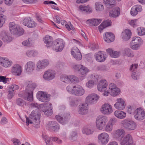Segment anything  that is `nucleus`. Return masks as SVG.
<instances>
[{
    "instance_id": "nucleus-1",
    "label": "nucleus",
    "mask_w": 145,
    "mask_h": 145,
    "mask_svg": "<svg viewBox=\"0 0 145 145\" xmlns=\"http://www.w3.org/2000/svg\"><path fill=\"white\" fill-rule=\"evenodd\" d=\"M26 86L25 91L24 93L21 92L19 95L20 97L23 98L25 99L31 101L33 100V91L36 88V85L31 81H28L25 82Z\"/></svg>"
},
{
    "instance_id": "nucleus-2",
    "label": "nucleus",
    "mask_w": 145,
    "mask_h": 145,
    "mask_svg": "<svg viewBox=\"0 0 145 145\" xmlns=\"http://www.w3.org/2000/svg\"><path fill=\"white\" fill-rule=\"evenodd\" d=\"M41 114L37 110L33 111L30 115L29 117H25L26 122L28 126L29 123L39 124L40 122V118Z\"/></svg>"
},
{
    "instance_id": "nucleus-3",
    "label": "nucleus",
    "mask_w": 145,
    "mask_h": 145,
    "mask_svg": "<svg viewBox=\"0 0 145 145\" xmlns=\"http://www.w3.org/2000/svg\"><path fill=\"white\" fill-rule=\"evenodd\" d=\"M108 121V118L106 116L100 115L98 116L96 121L97 128L100 130L103 129L105 127Z\"/></svg>"
},
{
    "instance_id": "nucleus-4",
    "label": "nucleus",
    "mask_w": 145,
    "mask_h": 145,
    "mask_svg": "<svg viewBox=\"0 0 145 145\" xmlns=\"http://www.w3.org/2000/svg\"><path fill=\"white\" fill-rule=\"evenodd\" d=\"M10 31L11 33L18 36L22 35L24 33V30L22 28L20 27L19 26L15 23H10L9 25Z\"/></svg>"
},
{
    "instance_id": "nucleus-5",
    "label": "nucleus",
    "mask_w": 145,
    "mask_h": 145,
    "mask_svg": "<svg viewBox=\"0 0 145 145\" xmlns=\"http://www.w3.org/2000/svg\"><path fill=\"white\" fill-rule=\"evenodd\" d=\"M65 44V42L62 39H58L54 42L52 47L56 52H61L64 48Z\"/></svg>"
},
{
    "instance_id": "nucleus-6",
    "label": "nucleus",
    "mask_w": 145,
    "mask_h": 145,
    "mask_svg": "<svg viewBox=\"0 0 145 145\" xmlns=\"http://www.w3.org/2000/svg\"><path fill=\"white\" fill-rule=\"evenodd\" d=\"M70 118V114L69 113H64L55 116V118L57 121L63 125H65L67 123Z\"/></svg>"
},
{
    "instance_id": "nucleus-7",
    "label": "nucleus",
    "mask_w": 145,
    "mask_h": 145,
    "mask_svg": "<svg viewBox=\"0 0 145 145\" xmlns=\"http://www.w3.org/2000/svg\"><path fill=\"white\" fill-rule=\"evenodd\" d=\"M121 123L123 127L129 130H131L135 129L137 126L135 122L127 119H125L122 121Z\"/></svg>"
},
{
    "instance_id": "nucleus-8",
    "label": "nucleus",
    "mask_w": 145,
    "mask_h": 145,
    "mask_svg": "<svg viewBox=\"0 0 145 145\" xmlns=\"http://www.w3.org/2000/svg\"><path fill=\"white\" fill-rule=\"evenodd\" d=\"M43 139L44 140L46 145H53L52 140L59 144H61L62 142V140L58 138L55 137H49L47 135H42Z\"/></svg>"
},
{
    "instance_id": "nucleus-9",
    "label": "nucleus",
    "mask_w": 145,
    "mask_h": 145,
    "mask_svg": "<svg viewBox=\"0 0 145 145\" xmlns=\"http://www.w3.org/2000/svg\"><path fill=\"white\" fill-rule=\"evenodd\" d=\"M135 118L137 120L141 121L145 118V111L141 108H138L134 111Z\"/></svg>"
},
{
    "instance_id": "nucleus-10",
    "label": "nucleus",
    "mask_w": 145,
    "mask_h": 145,
    "mask_svg": "<svg viewBox=\"0 0 145 145\" xmlns=\"http://www.w3.org/2000/svg\"><path fill=\"white\" fill-rule=\"evenodd\" d=\"M98 139L99 142L102 145H105L109 141V136L107 133H103L98 135Z\"/></svg>"
},
{
    "instance_id": "nucleus-11",
    "label": "nucleus",
    "mask_w": 145,
    "mask_h": 145,
    "mask_svg": "<svg viewBox=\"0 0 145 145\" xmlns=\"http://www.w3.org/2000/svg\"><path fill=\"white\" fill-rule=\"evenodd\" d=\"M121 145H135L133 142V138L131 135L127 134L122 139Z\"/></svg>"
},
{
    "instance_id": "nucleus-12",
    "label": "nucleus",
    "mask_w": 145,
    "mask_h": 145,
    "mask_svg": "<svg viewBox=\"0 0 145 145\" xmlns=\"http://www.w3.org/2000/svg\"><path fill=\"white\" fill-rule=\"evenodd\" d=\"M99 98V96L95 93L88 95L86 98V101L88 104H93L96 103Z\"/></svg>"
},
{
    "instance_id": "nucleus-13",
    "label": "nucleus",
    "mask_w": 145,
    "mask_h": 145,
    "mask_svg": "<svg viewBox=\"0 0 145 145\" xmlns=\"http://www.w3.org/2000/svg\"><path fill=\"white\" fill-rule=\"evenodd\" d=\"M74 69L82 75H84L89 71L88 69L83 65H74L73 66Z\"/></svg>"
},
{
    "instance_id": "nucleus-14",
    "label": "nucleus",
    "mask_w": 145,
    "mask_h": 145,
    "mask_svg": "<svg viewBox=\"0 0 145 145\" xmlns=\"http://www.w3.org/2000/svg\"><path fill=\"white\" fill-rule=\"evenodd\" d=\"M47 126L50 130L54 132H57L60 129L59 125L55 121H49Z\"/></svg>"
},
{
    "instance_id": "nucleus-15",
    "label": "nucleus",
    "mask_w": 145,
    "mask_h": 145,
    "mask_svg": "<svg viewBox=\"0 0 145 145\" xmlns=\"http://www.w3.org/2000/svg\"><path fill=\"white\" fill-rule=\"evenodd\" d=\"M56 73L55 72L52 70H48L44 72L43 75V78L47 80H51L55 77Z\"/></svg>"
},
{
    "instance_id": "nucleus-16",
    "label": "nucleus",
    "mask_w": 145,
    "mask_h": 145,
    "mask_svg": "<svg viewBox=\"0 0 145 145\" xmlns=\"http://www.w3.org/2000/svg\"><path fill=\"white\" fill-rule=\"evenodd\" d=\"M51 104L50 103L45 104L41 108V109L46 115L50 116L52 114V108Z\"/></svg>"
},
{
    "instance_id": "nucleus-17",
    "label": "nucleus",
    "mask_w": 145,
    "mask_h": 145,
    "mask_svg": "<svg viewBox=\"0 0 145 145\" xmlns=\"http://www.w3.org/2000/svg\"><path fill=\"white\" fill-rule=\"evenodd\" d=\"M112 111L113 110L112 106L108 104H105L102 106L101 112L103 114L109 115Z\"/></svg>"
},
{
    "instance_id": "nucleus-18",
    "label": "nucleus",
    "mask_w": 145,
    "mask_h": 145,
    "mask_svg": "<svg viewBox=\"0 0 145 145\" xmlns=\"http://www.w3.org/2000/svg\"><path fill=\"white\" fill-rule=\"evenodd\" d=\"M73 90V94L78 96L82 95L85 92L84 90L82 87L78 85L74 86Z\"/></svg>"
},
{
    "instance_id": "nucleus-19",
    "label": "nucleus",
    "mask_w": 145,
    "mask_h": 145,
    "mask_svg": "<svg viewBox=\"0 0 145 145\" xmlns=\"http://www.w3.org/2000/svg\"><path fill=\"white\" fill-rule=\"evenodd\" d=\"M117 102L114 105V107L117 109L122 110L124 109L125 106V102L122 98L117 99Z\"/></svg>"
},
{
    "instance_id": "nucleus-20",
    "label": "nucleus",
    "mask_w": 145,
    "mask_h": 145,
    "mask_svg": "<svg viewBox=\"0 0 145 145\" xmlns=\"http://www.w3.org/2000/svg\"><path fill=\"white\" fill-rule=\"evenodd\" d=\"M71 54L73 57L77 60H80L82 59V54L76 47H74L72 49Z\"/></svg>"
},
{
    "instance_id": "nucleus-21",
    "label": "nucleus",
    "mask_w": 145,
    "mask_h": 145,
    "mask_svg": "<svg viewBox=\"0 0 145 145\" xmlns=\"http://www.w3.org/2000/svg\"><path fill=\"white\" fill-rule=\"evenodd\" d=\"M35 67V63L30 61L26 64L25 69L26 72L28 74L31 73L34 70Z\"/></svg>"
},
{
    "instance_id": "nucleus-22",
    "label": "nucleus",
    "mask_w": 145,
    "mask_h": 145,
    "mask_svg": "<svg viewBox=\"0 0 145 145\" xmlns=\"http://www.w3.org/2000/svg\"><path fill=\"white\" fill-rule=\"evenodd\" d=\"M37 98L41 101L46 102L48 101L50 98L47 96L46 94L42 91H39L37 95Z\"/></svg>"
},
{
    "instance_id": "nucleus-23",
    "label": "nucleus",
    "mask_w": 145,
    "mask_h": 145,
    "mask_svg": "<svg viewBox=\"0 0 145 145\" xmlns=\"http://www.w3.org/2000/svg\"><path fill=\"white\" fill-rule=\"evenodd\" d=\"M107 86L108 84L106 80H102L98 83L97 89L99 91H105L106 89V87Z\"/></svg>"
},
{
    "instance_id": "nucleus-24",
    "label": "nucleus",
    "mask_w": 145,
    "mask_h": 145,
    "mask_svg": "<svg viewBox=\"0 0 145 145\" xmlns=\"http://www.w3.org/2000/svg\"><path fill=\"white\" fill-rule=\"evenodd\" d=\"M49 63V61L46 59L39 61L37 64V69L40 70L45 68L48 65Z\"/></svg>"
},
{
    "instance_id": "nucleus-25",
    "label": "nucleus",
    "mask_w": 145,
    "mask_h": 145,
    "mask_svg": "<svg viewBox=\"0 0 145 145\" xmlns=\"http://www.w3.org/2000/svg\"><path fill=\"white\" fill-rule=\"evenodd\" d=\"M103 38L105 41L107 43H110L114 40L115 36L111 32H106L104 35Z\"/></svg>"
},
{
    "instance_id": "nucleus-26",
    "label": "nucleus",
    "mask_w": 145,
    "mask_h": 145,
    "mask_svg": "<svg viewBox=\"0 0 145 145\" xmlns=\"http://www.w3.org/2000/svg\"><path fill=\"white\" fill-rule=\"evenodd\" d=\"M23 24L29 28L34 27L37 25L36 23L30 18H25L23 20Z\"/></svg>"
},
{
    "instance_id": "nucleus-27",
    "label": "nucleus",
    "mask_w": 145,
    "mask_h": 145,
    "mask_svg": "<svg viewBox=\"0 0 145 145\" xmlns=\"http://www.w3.org/2000/svg\"><path fill=\"white\" fill-rule=\"evenodd\" d=\"M12 73L14 75L19 76L21 74L22 72V67L18 64H15L12 68Z\"/></svg>"
},
{
    "instance_id": "nucleus-28",
    "label": "nucleus",
    "mask_w": 145,
    "mask_h": 145,
    "mask_svg": "<svg viewBox=\"0 0 145 145\" xmlns=\"http://www.w3.org/2000/svg\"><path fill=\"white\" fill-rule=\"evenodd\" d=\"M122 38L125 41L129 40L131 36V32L129 29H126L122 33Z\"/></svg>"
},
{
    "instance_id": "nucleus-29",
    "label": "nucleus",
    "mask_w": 145,
    "mask_h": 145,
    "mask_svg": "<svg viewBox=\"0 0 145 145\" xmlns=\"http://www.w3.org/2000/svg\"><path fill=\"white\" fill-rule=\"evenodd\" d=\"M142 10V7L140 5H136L131 8V13L133 16H136L138 12H140Z\"/></svg>"
},
{
    "instance_id": "nucleus-30",
    "label": "nucleus",
    "mask_w": 145,
    "mask_h": 145,
    "mask_svg": "<svg viewBox=\"0 0 145 145\" xmlns=\"http://www.w3.org/2000/svg\"><path fill=\"white\" fill-rule=\"evenodd\" d=\"M120 14V9L118 7H115L109 12V16L111 17L116 18Z\"/></svg>"
},
{
    "instance_id": "nucleus-31",
    "label": "nucleus",
    "mask_w": 145,
    "mask_h": 145,
    "mask_svg": "<svg viewBox=\"0 0 145 145\" xmlns=\"http://www.w3.org/2000/svg\"><path fill=\"white\" fill-rule=\"evenodd\" d=\"M95 57L96 60L98 62H103L105 60V57L104 54L101 51H99L95 54Z\"/></svg>"
},
{
    "instance_id": "nucleus-32",
    "label": "nucleus",
    "mask_w": 145,
    "mask_h": 145,
    "mask_svg": "<svg viewBox=\"0 0 145 145\" xmlns=\"http://www.w3.org/2000/svg\"><path fill=\"white\" fill-rule=\"evenodd\" d=\"M101 21L102 20L100 19H91L87 20L86 23L89 25H92L94 26H97L101 22Z\"/></svg>"
},
{
    "instance_id": "nucleus-33",
    "label": "nucleus",
    "mask_w": 145,
    "mask_h": 145,
    "mask_svg": "<svg viewBox=\"0 0 145 145\" xmlns=\"http://www.w3.org/2000/svg\"><path fill=\"white\" fill-rule=\"evenodd\" d=\"M88 105L86 103L82 104L79 108V113L82 115L86 114L88 112Z\"/></svg>"
},
{
    "instance_id": "nucleus-34",
    "label": "nucleus",
    "mask_w": 145,
    "mask_h": 145,
    "mask_svg": "<svg viewBox=\"0 0 145 145\" xmlns=\"http://www.w3.org/2000/svg\"><path fill=\"white\" fill-rule=\"evenodd\" d=\"M104 3L108 8H112L114 7L116 3L115 0H103Z\"/></svg>"
},
{
    "instance_id": "nucleus-35",
    "label": "nucleus",
    "mask_w": 145,
    "mask_h": 145,
    "mask_svg": "<svg viewBox=\"0 0 145 145\" xmlns=\"http://www.w3.org/2000/svg\"><path fill=\"white\" fill-rule=\"evenodd\" d=\"M114 115L116 117L120 119H124L126 116L125 113L120 110L116 111L114 112Z\"/></svg>"
},
{
    "instance_id": "nucleus-36",
    "label": "nucleus",
    "mask_w": 145,
    "mask_h": 145,
    "mask_svg": "<svg viewBox=\"0 0 145 145\" xmlns=\"http://www.w3.org/2000/svg\"><path fill=\"white\" fill-rule=\"evenodd\" d=\"M44 42L46 44V46L47 48L50 46L52 44V38L48 35L46 36L44 38Z\"/></svg>"
},
{
    "instance_id": "nucleus-37",
    "label": "nucleus",
    "mask_w": 145,
    "mask_h": 145,
    "mask_svg": "<svg viewBox=\"0 0 145 145\" xmlns=\"http://www.w3.org/2000/svg\"><path fill=\"white\" fill-rule=\"evenodd\" d=\"M106 51L112 57L117 58L120 55V53L119 52L114 51L111 48H109L107 49Z\"/></svg>"
},
{
    "instance_id": "nucleus-38",
    "label": "nucleus",
    "mask_w": 145,
    "mask_h": 145,
    "mask_svg": "<svg viewBox=\"0 0 145 145\" xmlns=\"http://www.w3.org/2000/svg\"><path fill=\"white\" fill-rule=\"evenodd\" d=\"M79 8L80 10L84 12H92L91 9L89 5L86 6L85 5H82L79 7Z\"/></svg>"
},
{
    "instance_id": "nucleus-39",
    "label": "nucleus",
    "mask_w": 145,
    "mask_h": 145,
    "mask_svg": "<svg viewBox=\"0 0 145 145\" xmlns=\"http://www.w3.org/2000/svg\"><path fill=\"white\" fill-rule=\"evenodd\" d=\"M0 38L4 42H10L11 40V38L8 37L5 32H2L0 34Z\"/></svg>"
},
{
    "instance_id": "nucleus-40",
    "label": "nucleus",
    "mask_w": 145,
    "mask_h": 145,
    "mask_svg": "<svg viewBox=\"0 0 145 145\" xmlns=\"http://www.w3.org/2000/svg\"><path fill=\"white\" fill-rule=\"evenodd\" d=\"M143 43L142 40L139 37H135L132 38V40L130 43L131 44H142Z\"/></svg>"
},
{
    "instance_id": "nucleus-41",
    "label": "nucleus",
    "mask_w": 145,
    "mask_h": 145,
    "mask_svg": "<svg viewBox=\"0 0 145 145\" xmlns=\"http://www.w3.org/2000/svg\"><path fill=\"white\" fill-rule=\"evenodd\" d=\"M95 8L97 11H101L104 10V6L100 2H97L95 3Z\"/></svg>"
},
{
    "instance_id": "nucleus-42",
    "label": "nucleus",
    "mask_w": 145,
    "mask_h": 145,
    "mask_svg": "<svg viewBox=\"0 0 145 145\" xmlns=\"http://www.w3.org/2000/svg\"><path fill=\"white\" fill-rule=\"evenodd\" d=\"M125 132L123 129H120L117 130L115 132V136L116 138L122 137L125 134Z\"/></svg>"
},
{
    "instance_id": "nucleus-43",
    "label": "nucleus",
    "mask_w": 145,
    "mask_h": 145,
    "mask_svg": "<svg viewBox=\"0 0 145 145\" xmlns=\"http://www.w3.org/2000/svg\"><path fill=\"white\" fill-rule=\"evenodd\" d=\"M69 83H77L79 82V80L78 77L74 75L69 76Z\"/></svg>"
},
{
    "instance_id": "nucleus-44",
    "label": "nucleus",
    "mask_w": 145,
    "mask_h": 145,
    "mask_svg": "<svg viewBox=\"0 0 145 145\" xmlns=\"http://www.w3.org/2000/svg\"><path fill=\"white\" fill-rule=\"evenodd\" d=\"M120 90L118 88H116L110 91V95L113 96H115L120 93Z\"/></svg>"
},
{
    "instance_id": "nucleus-45",
    "label": "nucleus",
    "mask_w": 145,
    "mask_h": 145,
    "mask_svg": "<svg viewBox=\"0 0 145 145\" xmlns=\"http://www.w3.org/2000/svg\"><path fill=\"white\" fill-rule=\"evenodd\" d=\"M6 20L5 16L2 14H0V28L3 27Z\"/></svg>"
},
{
    "instance_id": "nucleus-46",
    "label": "nucleus",
    "mask_w": 145,
    "mask_h": 145,
    "mask_svg": "<svg viewBox=\"0 0 145 145\" xmlns=\"http://www.w3.org/2000/svg\"><path fill=\"white\" fill-rule=\"evenodd\" d=\"M26 54L28 57H31V56H35L37 54V52L35 51L34 50H28L26 53Z\"/></svg>"
},
{
    "instance_id": "nucleus-47",
    "label": "nucleus",
    "mask_w": 145,
    "mask_h": 145,
    "mask_svg": "<svg viewBox=\"0 0 145 145\" xmlns=\"http://www.w3.org/2000/svg\"><path fill=\"white\" fill-rule=\"evenodd\" d=\"M61 80L66 83H69V76H62L61 77Z\"/></svg>"
},
{
    "instance_id": "nucleus-48",
    "label": "nucleus",
    "mask_w": 145,
    "mask_h": 145,
    "mask_svg": "<svg viewBox=\"0 0 145 145\" xmlns=\"http://www.w3.org/2000/svg\"><path fill=\"white\" fill-rule=\"evenodd\" d=\"M82 132L83 133L89 135L92 134L93 131L90 129L85 128L84 129Z\"/></svg>"
},
{
    "instance_id": "nucleus-49",
    "label": "nucleus",
    "mask_w": 145,
    "mask_h": 145,
    "mask_svg": "<svg viewBox=\"0 0 145 145\" xmlns=\"http://www.w3.org/2000/svg\"><path fill=\"white\" fill-rule=\"evenodd\" d=\"M124 54L125 56L126 55L128 57H130L132 56L131 50L128 48H125L124 49Z\"/></svg>"
},
{
    "instance_id": "nucleus-50",
    "label": "nucleus",
    "mask_w": 145,
    "mask_h": 145,
    "mask_svg": "<svg viewBox=\"0 0 145 145\" xmlns=\"http://www.w3.org/2000/svg\"><path fill=\"white\" fill-rule=\"evenodd\" d=\"M142 44H131L130 43L131 48L134 50H138Z\"/></svg>"
},
{
    "instance_id": "nucleus-51",
    "label": "nucleus",
    "mask_w": 145,
    "mask_h": 145,
    "mask_svg": "<svg viewBox=\"0 0 145 145\" xmlns=\"http://www.w3.org/2000/svg\"><path fill=\"white\" fill-rule=\"evenodd\" d=\"M140 75V73L137 71L135 72V70H134L132 72L131 76L132 78L134 80L137 79L138 77V76Z\"/></svg>"
},
{
    "instance_id": "nucleus-52",
    "label": "nucleus",
    "mask_w": 145,
    "mask_h": 145,
    "mask_svg": "<svg viewBox=\"0 0 145 145\" xmlns=\"http://www.w3.org/2000/svg\"><path fill=\"white\" fill-rule=\"evenodd\" d=\"M16 103L19 106H23L25 104V102L21 98H18L16 100Z\"/></svg>"
},
{
    "instance_id": "nucleus-53",
    "label": "nucleus",
    "mask_w": 145,
    "mask_h": 145,
    "mask_svg": "<svg viewBox=\"0 0 145 145\" xmlns=\"http://www.w3.org/2000/svg\"><path fill=\"white\" fill-rule=\"evenodd\" d=\"M12 63V62L11 61H9L6 59L3 63L1 65L2 66L6 68L10 66L11 64Z\"/></svg>"
},
{
    "instance_id": "nucleus-54",
    "label": "nucleus",
    "mask_w": 145,
    "mask_h": 145,
    "mask_svg": "<svg viewBox=\"0 0 145 145\" xmlns=\"http://www.w3.org/2000/svg\"><path fill=\"white\" fill-rule=\"evenodd\" d=\"M138 33L140 36L145 35V28H139L137 29Z\"/></svg>"
},
{
    "instance_id": "nucleus-55",
    "label": "nucleus",
    "mask_w": 145,
    "mask_h": 145,
    "mask_svg": "<svg viewBox=\"0 0 145 145\" xmlns=\"http://www.w3.org/2000/svg\"><path fill=\"white\" fill-rule=\"evenodd\" d=\"M107 123L105 127V131L107 132H109L111 131L112 129L113 126L112 125L107 122Z\"/></svg>"
},
{
    "instance_id": "nucleus-56",
    "label": "nucleus",
    "mask_w": 145,
    "mask_h": 145,
    "mask_svg": "<svg viewBox=\"0 0 145 145\" xmlns=\"http://www.w3.org/2000/svg\"><path fill=\"white\" fill-rule=\"evenodd\" d=\"M22 44L24 46L27 47H29L31 45V42L29 39L24 41Z\"/></svg>"
},
{
    "instance_id": "nucleus-57",
    "label": "nucleus",
    "mask_w": 145,
    "mask_h": 145,
    "mask_svg": "<svg viewBox=\"0 0 145 145\" xmlns=\"http://www.w3.org/2000/svg\"><path fill=\"white\" fill-rule=\"evenodd\" d=\"M8 93V94L7 95V98L9 99H11L14 95L13 90H12L9 89Z\"/></svg>"
},
{
    "instance_id": "nucleus-58",
    "label": "nucleus",
    "mask_w": 145,
    "mask_h": 145,
    "mask_svg": "<svg viewBox=\"0 0 145 145\" xmlns=\"http://www.w3.org/2000/svg\"><path fill=\"white\" fill-rule=\"evenodd\" d=\"M111 20H109L105 21L102 23V24H103L105 27L110 26L111 25Z\"/></svg>"
},
{
    "instance_id": "nucleus-59",
    "label": "nucleus",
    "mask_w": 145,
    "mask_h": 145,
    "mask_svg": "<svg viewBox=\"0 0 145 145\" xmlns=\"http://www.w3.org/2000/svg\"><path fill=\"white\" fill-rule=\"evenodd\" d=\"M108 122L113 126V125L117 123V119L114 118H112L110 119Z\"/></svg>"
},
{
    "instance_id": "nucleus-60",
    "label": "nucleus",
    "mask_w": 145,
    "mask_h": 145,
    "mask_svg": "<svg viewBox=\"0 0 145 145\" xmlns=\"http://www.w3.org/2000/svg\"><path fill=\"white\" fill-rule=\"evenodd\" d=\"M9 89L12 90H13V91L15 90H17L19 88V86L17 85L13 84L9 86Z\"/></svg>"
},
{
    "instance_id": "nucleus-61",
    "label": "nucleus",
    "mask_w": 145,
    "mask_h": 145,
    "mask_svg": "<svg viewBox=\"0 0 145 145\" xmlns=\"http://www.w3.org/2000/svg\"><path fill=\"white\" fill-rule=\"evenodd\" d=\"M138 67V65L137 64H132L130 68V70L132 71V72L135 70V72L137 71V69Z\"/></svg>"
},
{
    "instance_id": "nucleus-62",
    "label": "nucleus",
    "mask_w": 145,
    "mask_h": 145,
    "mask_svg": "<svg viewBox=\"0 0 145 145\" xmlns=\"http://www.w3.org/2000/svg\"><path fill=\"white\" fill-rule=\"evenodd\" d=\"M94 82L93 80H89L86 84V86L89 88H92L94 85Z\"/></svg>"
},
{
    "instance_id": "nucleus-63",
    "label": "nucleus",
    "mask_w": 145,
    "mask_h": 145,
    "mask_svg": "<svg viewBox=\"0 0 145 145\" xmlns=\"http://www.w3.org/2000/svg\"><path fill=\"white\" fill-rule=\"evenodd\" d=\"M116 88H117L116 87V85L113 83H111L109 86V91H110Z\"/></svg>"
},
{
    "instance_id": "nucleus-64",
    "label": "nucleus",
    "mask_w": 145,
    "mask_h": 145,
    "mask_svg": "<svg viewBox=\"0 0 145 145\" xmlns=\"http://www.w3.org/2000/svg\"><path fill=\"white\" fill-rule=\"evenodd\" d=\"M23 2L26 3H35L37 2V0H22Z\"/></svg>"
}]
</instances>
